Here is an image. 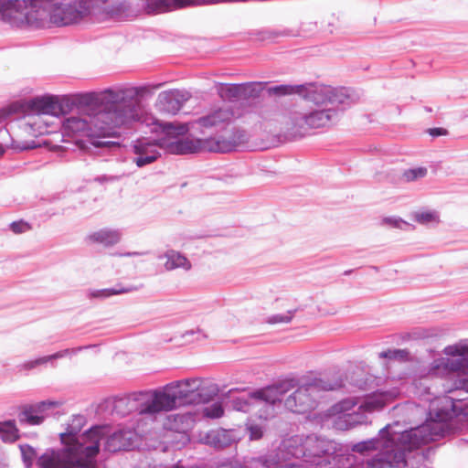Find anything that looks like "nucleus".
Here are the masks:
<instances>
[{"instance_id": "39448f33", "label": "nucleus", "mask_w": 468, "mask_h": 468, "mask_svg": "<svg viewBox=\"0 0 468 468\" xmlns=\"http://www.w3.org/2000/svg\"><path fill=\"white\" fill-rule=\"evenodd\" d=\"M270 96L282 97L298 95L304 101L317 106H338L346 109L354 100L346 88H334L320 82H306L303 84H281L269 88Z\"/></svg>"}, {"instance_id": "412c9836", "label": "nucleus", "mask_w": 468, "mask_h": 468, "mask_svg": "<svg viewBox=\"0 0 468 468\" xmlns=\"http://www.w3.org/2000/svg\"><path fill=\"white\" fill-rule=\"evenodd\" d=\"M122 232L119 229H101L87 236L90 243L101 244L104 247H112L120 242Z\"/></svg>"}, {"instance_id": "49530a36", "label": "nucleus", "mask_w": 468, "mask_h": 468, "mask_svg": "<svg viewBox=\"0 0 468 468\" xmlns=\"http://www.w3.org/2000/svg\"><path fill=\"white\" fill-rule=\"evenodd\" d=\"M144 254H146V252L133 251V252H126V253H115L114 255L119 256V257H133V256H140V255H144Z\"/></svg>"}, {"instance_id": "6e6552de", "label": "nucleus", "mask_w": 468, "mask_h": 468, "mask_svg": "<svg viewBox=\"0 0 468 468\" xmlns=\"http://www.w3.org/2000/svg\"><path fill=\"white\" fill-rule=\"evenodd\" d=\"M345 109L338 106L295 111L290 114L287 132L293 138L308 134L312 129L326 128L335 124Z\"/></svg>"}, {"instance_id": "bb28decb", "label": "nucleus", "mask_w": 468, "mask_h": 468, "mask_svg": "<svg viewBox=\"0 0 468 468\" xmlns=\"http://www.w3.org/2000/svg\"><path fill=\"white\" fill-rule=\"evenodd\" d=\"M271 87L268 82L261 81L241 83L242 100L258 98L263 90L269 94L268 89Z\"/></svg>"}, {"instance_id": "aec40b11", "label": "nucleus", "mask_w": 468, "mask_h": 468, "mask_svg": "<svg viewBox=\"0 0 468 468\" xmlns=\"http://www.w3.org/2000/svg\"><path fill=\"white\" fill-rule=\"evenodd\" d=\"M204 139L184 137L170 144V152L176 154H188L204 152Z\"/></svg>"}, {"instance_id": "0eeeda50", "label": "nucleus", "mask_w": 468, "mask_h": 468, "mask_svg": "<svg viewBox=\"0 0 468 468\" xmlns=\"http://www.w3.org/2000/svg\"><path fill=\"white\" fill-rule=\"evenodd\" d=\"M86 423L83 415L73 416L67 424L66 431L59 434L62 445L72 446L85 457L92 460L99 453L101 439L107 434L105 426H94L79 434Z\"/></svg>"}, {"instance_id": "6ab92c4d", "label": "nucleus", "mask_w": 468, "mask_h": 468, "mask_svg": "<svg viewBox=\"0 0 468 468\" xmlns=\"http://www.w3.org/2000/svg\"><path fill=\"white\" fill-rule=\"evenodd\" d=\"M233 112L230 109L219 108L198 118L197 123L205 128L220 127L229 123L233 118Z\"/></svg>"}, {"instance_id": "f03ea898", "label": "nucleus", "mask_w": 468, "mask_h": 468, "mask_svg": "<svg viewBox=\"0 0 468 468\" xmlns=\"http://www.w3.org/2000/svg\"><path fill=\"white\" fill-rule=\"evenodd\" d=\"M138 13L131 0H0V19L16 27L68 26L89 15L124 20Z\"/></svg>"}, {"instance_id": "423d86ee", "label": "nucleus", "mask_w": 468, "mask_h": 468, "mask_svg": "<svg viewBox=\"0 0 468 468\" xmlns=\"http://www.w3.org/2000/svg\"><path fill=\"white\" fill-rule=\"evenodd\" d=\"M396 397L395 391H378L367 396L362 400L346 399L334 407L338 415L334 420V427L346 431L368 422L367 414L382 410Z\"/></svg>"}, {"instance_id": "79ce46f5", "label": "nucleus", "mask_w": 468, "mask_h": 468, "mask_svg": "<svg viewBox=\"0 0 468 468\" xmlns=\"http://www.w3.org/2000/svg\"><path fill=\"white\" fill-rule=\"evenodd\" d=\"M248 431L250 432V440H259L263 435L262 427L257 424L248 425Z\"/></svg>"}, {"instance_id": "4c0bfd02", "label": "nucleus", "mask_w": 468, "mask_h": 468, "mask_svg": "<svg viewBox=\"0 0 468 468\" xmlns=\"http://www.w3.org/2000/svg\"><path fill=\"white\" fill-rule=\"evenodd\" d=\"M408 355L409 352L404 349H388L379 353V357L388 359H405Z\"/></svg>"}, {"instance_id": "c756f323", "label": "nucleus", "mask_w": 468, "mask_h": 468, "mask_svg": "<svg viewBox=\"0 0 468 468\" xmlns=\"http://www.w3.org/2000/svg\"><path fill=\"white\" fill-rule=\"evenodd\" d=\"M0 437L4 441L12 442L18 438V430L15 420H7L0 423Z\"/></svg>"}, {"instance_id": "f8f14e48", "label": "nucleus", "mask_w": 468, "mask_h": 468, "mask_svg": "<svg viewBox=\"0 0 468 468\" xmlns=\"http://www.w3.org/2000/svg\"><path fill=\"white\" fill-rule=\"evenodd\" d=\"M123 87L105 89L96 92L77 93L74 95L56 96L57 115L69 112L74 106L79 110L85 107H95L99 104H111L121 99H130L133 94L132 90H122Z\"/></svg>"}, {"instance_id": "e433bc0d", "label": "nucleus", "mask_w": 468, "mask_h": 468, "mask_svg": "<svg viewBox=\"0 0 468 468\" xmlns=\"http://www.w3.org/2000/svg\"><path fill=\"white\" fill-rule=\"evenodd\" d=\"M195 421V417L192 413L187 412L185 414H177L175 416V422H179L182 424L181 428H177L181 431H186L189 430Z\"/></svg>"}, {"instance_id": "4468645a", "label": "nucleus", "mask_w": 468, "mask_h": 468, "mask_svg": "<svg viewBox=\"0 0 468 468\" xmlns=\"http://www.w3.org/2000/svg\"><path fill=\"white\" fill-rule=\"evenodd\" d=\"M443 353L452 357L434 360L433 369H443L448 373L468 376V347L452 345L444 348Z\"/></svg>"}, {"instance_id": "f257e3e1", "label": "nucleus", "mask_w": 468, "mask_h": 468, "mask_svg": "<svg viewBox=\"0 0 468 468\" xmlns=\"http://www.w3.org/2000/svg\"><path fill=\"white\" fill-rule=\"evenodd\" d=\"M465 398L447 396L430 412L431 420L401 430L399 422L382 428L378 437L352 446L354 453H335L333 441L314 434L305 436V468H420L431 452L421 446L443 437L446 422L458 416L468 419Z\"/></svg>"}, {"instance_id": "cd10ccee", "label": "nucleus", "mask_w": 468, "mask_h": 468, "mask_svg": "<svg viewBox=\"0 0 468 468\" xmlns=\"http://www.w3.org/2000/svg\"><path fill=\"white\" fill-rule=\"evenodd\" d=\"M18 420L21 424L39 425L43 420V416L38 414L33 406L26 407L18 414Z\"/></svg>"}, {"instance_id": "ea45409f", "label": "nucleus", "mask_w": 468, "mask_h": 468, "mask_svg": "<svg viewBox=\"0 0 468 468\" xmlns=\"http://www.w3.org/2000/svg\"><path fill=\"white\" fill-rule=\"evenodd\" d=\"M9 229L15 234H22L31 229L29 223L24 220L14 221L9 225Z\"/></svg>"}, {"instance_id": "de8ad7c7", "label": "nucleus", "mask_w": 468, "mask_h": 468, "mask_svg": "<svg viewBox=\"0 0 468 468\" xmlns=\"http://www.w3.org/2000/svg\"><path fill=\"white\" fill-rule=\"evenodd\" d=\"M5 154V148L0 145V156H2Z\"/></svg>"}, {"instance_id": "a878e982", "label": "nucleus", "mask_w": 468, "mask_h": 468, "mask_svg": "<svg viewBox=\"0 0 468 468\" xmlns=\"http://www.w3.org/2000/svg\"><path fill=\"white\" fill-rule=\"evenodd\" d=\"M206 152L229 153L234 150V144L229 138L222 136L204 139Z\"/></svg>"}, {"instance_id": "9b49d317", "label": "nucleus", "mask_w": 468, "mask_h": 468, "mask_svg": "<svg viewBox=\"0 0 468 468\" xmlns=\"http://www.w3.org/2000/svg\"><path fill=\"white\" fill-rule=\"evenodd\" d=\"M291 387H293L291 381L267 387L247 397L234 399L232 400V407L234 410L243 412L250 411L253 409L263 410L264 411L261 413L260 417L266 420L275 414L274 408L281 405L284 394Z\"/></svg>"}, {"instance_id": "7c9ffc66", "label": "nucleus", "mask_w": 468, "mask_h": 468, "mask_svg": "<svg viewBox=\"0 0 468 468\" xmlns=\"http://www.w3.org/2000/svg\"><path fill=\"white\" fill-rule=\"evenodd\" d=\"M62 405V401L59 400H44L38 402L35 405H32L33 408L37 410V412L43 416V420L47 416L49 415V412L53 410L59 408Z\"/></svg>"}, {"instance_id": "a211bd4d", "label": "nucleus", "mask_w": 468, "mask_h": 468, "mask_svg": "<svg viewBox=\"0 0 468 468\" xmlns=\"http://www.w3.org/2000/svg\"><path fill=\"white\" fill-rule=\"evenodd\" d=\"M239 440L234 430L218 429L209 431L205 438V443L215 449H224Z\"/></svg>"}, {"instance_id": "a18cd8bd", "label": "nucleus", "mask_w": 468, "mask_h": 468, "mask_svg": "<svg viewBox=\"0 0 468 468\" xmlns=\"http://www.w3.org/2000/svg\"><path fill=\"white\" fill-rule=\"evenodd\" d=\"M384 221L393 227H396V228H399L400 224L404 223L401 219L394 218H385Z\"/></svg>"}, {"instance_id": "2eb2a0df", "label": "nucleus", "mask_w": 468, "mask_h": 468, "mask_svg": "<svg viewBox=\"0 0 468 468\" xmlns=\"http://www.w3.org/2000/svg\"><path fill=\"white\" fill-rule=\"evenodd\" d=\"M161 147L154 140L142 138L132 144L133 156L132 161L137 167L142 168L153 164L161 156Z\"/></svg>"}, {"instance_id": "09e8293b", "label": "nucleus", "mask_w": 468, "mask_h": 468, "mask_svg": "<svg viewBox=\"0 0 468 468\" xmlns=\"http://www.w3.org/2000/svg\"><path fill=\"white\" fill-rule=\"evenodd\" d=\"M28 148H31V146H24V147H22L23 150L24 149H28Z\"/></svg>"}, {"instance_id": "20e7f679", "label": "nucleus", "mask_w": 468, "mask_h": 468, "mask_svg": "<svg viewBox=\"0 0 468 468\" xmlns=\"http://www.w3.org/2000/svg\"><path fill=\"white\" fill-rule=\"evenodd\" d=\"M132 90L130 99H121L111 104H99L80 110L85 117L71 116L63 122L64 132L69 135L107 136L114 130L128 126L139 120L141 100L151 94L148 87H123Z\"/></svg>"}, {"instance_id": "9d476101", "label": "nucleus", "mask_w": 468, "mask_h": 468, "mask_svg": "<svg viewBox=\"0 0 468 468\" xmlns=\"http://www.w3.org/2000/svg\"><path fill=\"white\" fill-rule=\"evenodd\" d=\"M305 436L294 435L282 441L275 456L250 462L249 468H305Z\"/></svg>"}, {"instance_id": "c9c22d12", "label": "nucleus", "mask_w": 468, "mask_h": 468, "mask_svg": "<svg viewBox=\"0 0 468 468\" xmlns=\"http://www.w3.org/2000/svg\"><path fill=\"white\" fill-rule=\"evenodd\" d=\"M20 450L26 468H31L33 461L37 456L36 450L27 444L21 445Z\"/></svg>"}, {"instance_id": "a19ab883", "label": "nucleus", "mask_w": 468, "mask_h": 468, "mask_svg": "<svg viewBox=\"0 0 468 468\" xmlns=\"http://www.w3.org/2000/svg\"><path fill=\"white\" fill-rule=\"evenodd\" d=\"M22 111V105L19 103H13L5 108L0 110V117L7 118L15 113L20 112Z\"/></svg>"}, {"instance_id": "72a5a7b5", "label": "nucleus", "mask_w": 468, "mask_h": 468, "mask_svg": "<svg viewBox=\"0 0 468 468\" xmlns=\"http://www.w3.org/2000/svg\"><path fill=\"white\" fill-rule=\"evenodd\" d=\"M224 414V409L219 402L212 403L203 409V415L207 418L217 419Z\"/></svg>"}, {"instance_id": "ddd939ff", "label": "nucleus", "mask_w": 468, "mask_h": 468, "mask_svg": "<svg viewBox=\"0 0 468 468\" xmlns=\"http://www.w3.org/2000/svg\"><path fill=\"white\" fill-rule=\"evenodd\" d=\"M94 460L72 446L47 449L37 460V468H94Z\"/></svg>"}, {"instance_id": "dca6fc26", "label": "nucleus", "mask_w": 468, "mask_h": 468, "mask_svg": "<svg viewBox=\"0 0 468 468\" xmlns=\"http://www.w3.org/2000/svg\"><path fill=\"white\" fill-rule=\"evenodd\" d=\"M107 434L101 441H104V449L111 452L118 451L132 450L137 445L138 434L133 429H122L119 430L112 434H110V429L108 426Z\"/></svg>"}, {"instance_id": "393cba45", "label": "nucleus", "mask_w": 468, "mask_h": 468, "mask_svg": "<svg viewBox=\"0 0 468 468\" xmlns=\"http://www.w3.org/2000/svg\"><path fill=\"white\" fill-rule=\"evenodd\" d=\"M85 348H88V346L67 348V349L58 351L55 354H52L50 356H47L39 357V358L32 360V361H28V362L25 363L23 367L26 369H32L37 366L46 364L47 362L52 361L54 359L62 358L69 355H76L78 352H80V350L85 349Z\"/></svg>"}, {"instance_id": "7ed1b4c3", "label": "nucleus", "mask_w": 468, "mask_h": 468, "mask_svg": "<svg viewBox=\"0 0 468 468\" xmlns=\"http://www.w3.org/2000/svg\"><path fill=\"white\" fill-rule=\"evenodd\" d=\"M217 385L202 378L172 381L165 386L115 399L113 411L125 416L132 412L154 415L171 411L181 406L205 403L218 393Z\"/></svg>"}, {"instance_id": "5701e85b", "label": "nucleus", "mask_w": 468, "mask_h": 468, "mask_svg": "<svg viewBox=\"0 0 468 468\" xmlns=\"http://www.w3.org/2000/svg\"><path fill=\"white\" fill-rule=\"evenodd\" d=\"M158 259L166 260L164 267L168 271L176 269H183L187 271L192 268L190 261L184 254L175 250H167L163 255H159Z\"/></svg>"}, {"instance_id": "b1692460", "label": "nucleus", "mask_w": 468, "mask_h": 468, "mask_svg": "<svg viewBox=\"0 0 468 468\" xmlns=\"http://www.w3.org/2000/svg\"><path fill=\"white\" fill-rule=\"evenodd\" d=\"M138 290L137 286L134 285H129L124 286L122 283L116 284L112 288H105V289H99V290H90L88 292V298L93 299L98 298L101 300L112 297L113 295H119V294H124L133 292Z\"/></svg>"}, {"instance_id": "8fccbe9b", "label": "nucleus", "mask_w": 468, "mask_h": 468, "mask_svg": "<svg viewBox=\"0 0 468 468\" xmlns=\"http://www.w3.org/2000/svg\"><path fill=\"white\" fill-rule=\"evenodd\" d=\"M122 177V176H114L112 179H120Z\"/></svg>"}, {"instance_id": "473e14b6", "label": "nucleus", "mask_w": 468, "mask_h": 468, "mask_svg": "<svg viewBox=\"0 0 468 468\" xmlns=\"http://www.w3.org/2000/svg\"><path fill=\"white\" fill-rule=\"evenodd\" d=\"M428 171L425 167H416L405 170L402 177L406 182L416 181L426 176Z\"/></svg>"}, {"instance_id": "f704fd0d", "label": "nucleus", "mask_w": 468, "mask_h": 468, "mask_svg": "<svg viewBox=\"0 0 468 468\" xmlns=\"http://www.w3.org/2000/svg\"><path fill=\"white\" fill-rule=\"evenodd\" d=\"M230 143L234 144V150L240 144L248 142L249 134L243 129H234L229 137Z\"/></svg>"}, {"instance_id": "c03bdc74", "label": "nucleus", "mask_w": 468, "mask_h": 468, "mask_svg": "<svg viewBox=\"0 0 468 468\" xmlns=\"http://www.w3.org/2000/svg\"><path fill=\"white\" fill-rule=\"evenodd\" d=\"M430 135L433 137L447 135L448 131L444 128H431L428 130Z\"/></svg>"}, {"instance_id": "c85d7f7f", "label": "nucleus", "mask_w": 468, "mask_h": 468, "mask_svg": "<svg viewBox=\"0 0 468 468\" xmlns=\"http://www.w3.org/2000/svg\"><path fill=\"white\" fill-rule=\"evenodd\" d=\"M240 84H223L218 89V94L223 100L238 101L242 100Z\"/></svg>"}, {"instance_id": "f3484780", "label": "nucleus", "mask_w": 468, "mask_h": 468, "mask_svg": "<svg viewBox=\"0 0 468 468\" xmlns=\"http://www.w3.org/2000/svg\"><path fill=\"white\" fill-rule=\"evenodd\" d=\"M190 95L186 91L171 90L163 91L158 95V101L162 111L176 114L189 100Z\"/></svg>"}, {"instance_id": "4be33fe9", "label": "nucleus", "mask_w": 468, "mask_h": 468, "mask_svg": "<svg viewBox=\"0 0 468 468\" xmlns=\"http://www.w3.org/2000/svg\"><path fill=\"white\" fill-rule=\"evenodd\" d=\"M27 108L35 112L42 114L57 115L56 96L46 95L31 99L27 103Z\"/></svg>"}, {"instance_id": "1a4fd4ad", "label": "nucleus", "mask_w": 468, "mask_h": 468, "mask_svg": "<svg viewBox=\"0 0 468 468\" xmlns=\"http://www.w3.org/2000/svg\"><path fill=\"white\" fill-rule=\"evenodd\" d=\"M343 380L339 378H314L300 386L294 392L284 399V407L297 414H304L317 406L320 393L323 391L336 390L342 388Z\"/></svg>"}, {"instance_id": "37998d69", "label": "nucleus", "mask_w": 468, "mask_h": 468, "mask_svg": "<svg viewBox=\"0 0 468 468\" xmlns=\"http://www.w3.org/2000/svg\"><path fill=\"white\" fill-rule=\"evenodd\" d=\"M116 130L117 129L114 130V133H112L111 135H107L106 137L115 136L117 134ZM97 137L98 138L93 139L91 142L92 145H94L95 147H110V146L115 144L113 142L105 141V140L101 139V138H104L105 136H97Z\"/></svg>"}, {"instance_id": "58836bf2", "label": "nucleus", "mask_w": 468, "mask_h": 468, "mask_svg": "<svg viewBox=\"0 0 468 468\" xmlns=\"http://www.w3.org/2000/svg\"><path fill=\"white\" fill-rule=\"evenodd\" d=\"M293 317V312L288 311L285 314H273L268 318L270 324L290 323Z\"/></svg>"}, {"instance_id": "2f4dec72", "label": "nucleus", "mask_w": 468, "mask_h": 468, "mask_svg": "<svg viewBox=\"0 0 468 468\" xmlns=\"http://www.w3.org/2000/svg\"><path fill=\"white\" fill-rule=\"evenodd\" d=\"M414 220L422 225H428L431 223H439L440 216L437 211L426 210L420 211L414 214Z\"/></svg>"}]
</instances>
